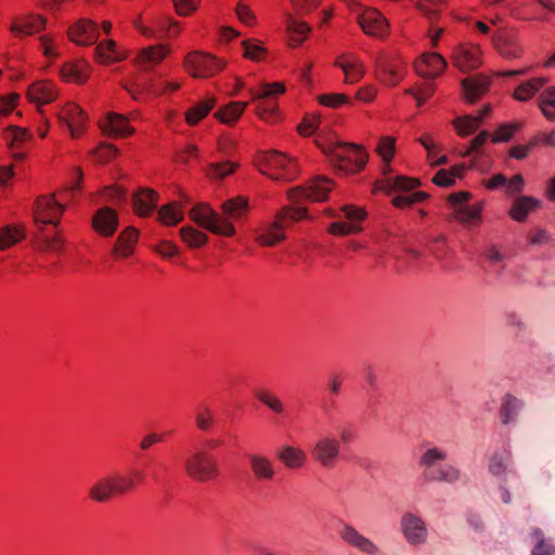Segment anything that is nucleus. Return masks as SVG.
<instances>
[{
	"mask_svg": "<svg viewBox=\"0 0 555 555\" xmlns=\"http://www.w3.org/2000/svg\"><path fill=\"white\" fill-rule=\"evenodd\" d=\"M286 92L284 82H260L255 88L248 89L249 102L234 101L220 107L215 117L222 124L232 126L243 115L249 103L255 105V114L266 124H276L281 120L278 96Z\"/></svg>",
	"mask_w": 555,
	"mask_h": 555,
	"instance_id": "nucleus-1",
	"label": "nucleus"
},
{
	"mask_svg": "<svg viewBox=\"0 0 555 555\" xmlns=\"http://www.w3.org/2000/svg\"><path fill=\"white\" fill-rule=\"evenodd\" d=\"M396 143L397 139L392 135H382L377 141L375 151L384 163V177L376 182L375 188L388 194H396L392 204L397 208L422 204L428 197V194L416 190L420 185L418 179L389 175L391 171L390 163L396 153Z\"/></svg>",
	"mask_w": 555,
	"mask_h": 555,
	"instance_id": "nucleus-2",
	"label": "nucleus"
},
{
	"mask_svg": "<svg viewBox=\"0 0 555 555\" xmlns=\"http://www.w3.org/2000/svg\"><path fill=\"white\" fill-rule=\"evenodd\" d=\"M447 452L437 447L427 449L421 455L418 464L426 482L454 485L461 479V470L447 463Z\"/></svg>",
	"mask_w": 555,
	"mask_h": 555,
	"instance_id": "nucleus-3",
	"label": "nucleus"
},
{
	"mask_svg": "<svg viewBox=\"0 0 555 555\" xmlns=\"http://www.w3.org/2000/svg\"><path fill=\"white\" fill-rule=\"evenodd\" d=\"M324 154L338 175H351L361 171L367 162L366 151L358 144L332 142Z\"/></svg>",
	"mask_w": 555,
	"mask_h": 555,
	"instance_id": "nucleus-4",
	"label": "nucleus"
},
{
	"mask_svg": "<svg viewBox=\"0 0 555 555\" xmlns=\"http://www.w3.org/2000/svg\"><path fill=\"white\" fill-rule=\"evenodd\" d=\"M308 218V210H279L272 221L260 227L256 241L262 246H274L285 240V230Z\"/></svg>",
	"mask_w": 555,
	"mask_h": 555,
	"instance_id": "nucleus-5",
	"label": "nucleus"
},
{
	"mask_svg": "<svg viewBox=\"0 0 555 555\" xmlns=\"http://www.w3.org/2000/svg\"><path fill=\"white\" fill-rule=\"evenodd\" d=\"M257 164L261 173L280 181H293L299 175L296 159L279 151L263 152Z\"/></svg>",
	"mask_w": 555,
	"mask_h": 555,
	"instance_id": "nucleus-6",
	"label": "nucleus"
},
{
	"mask_svg": "<svg viewBox=\"0 0 555 555\" xmlns=\"http://www.w3.org/2000/svg\"><path fill=\"white\" fill-rule=\"evenodd\" d=\"M237 210H190V218L199 228L216 235L233 236V221L240 218Z\"/></svg>",
	"mask_w": 555,
	"mask_h": 555,
	"instance_id": "nucleus-7",
	"label": "nucleus"
},
{
	"mask_svg": "<svg viewBox=\"0 0 555 555\" xmlns=\"http://www.w3.org/2000/svg\"><path fill=\"white\" fill-rule=\"evenodd\" d=\"M332 189L333 181L320 176L309 180L306 184L291 188L286 196L291 205L306 208L305 206L308 204L325 201Z\"/></svg>",
	"mask_w": 555,
	"mask_h": 555,
	"instance_id": "nucleus-8",
	"label": "nucleus"
},
{
	"mask_svg": "<svg viewBox=\"0 0 555 555\" xmlns=\"http://www.w3.org/2000/svg\"><path fill=\"white\" fill-rule=\"evenodd\" d=\"M134 486V474L116 473L98 479L89 489V499L95 503H106L114 495L125 494Z\"/></svg>",
	"mask_w": 555,
	"mask_h": 555,
	"instance_id": "nucleus-9",
	"label": "nucleus"
},
{
	"mask_svg": "<svg viewBox=\"0 0 555 555\" xmlns=\"http://www.w3.org/2000/svg\"><path fill=\"white\" fill-rule=\"evenodd\" d=\"M408 73V62L399 53H383L375 61L376 79L386 87L398 86Z\"/></svg>",
	"mask_w": 555,
	"mask_h": 555,
	"instance_id": "nucleus-10",
	"label": "nucleus"
},
{
	"mask_svg": "<svg viewBox=\"0 0 555 555\" xmlns=\"http://www.w3.org/2000/svg\"><path fill=\"white\" fill-rule=\"evenodd\" d=\"M184 468L188 476L197 482L215 480L220 474L216 457L205 450L192 452L184 461Z\"/></svg>",
	"mask_w": 555,
	"mask_h": 555,
	"instance_id": "nucleus-11",
	"label": "nucleus"
},
{
	"mask_svg": "<svg viewBox=\"0 0 555 555\" xmlns=\"http://www.w3.org/2000/svg\"><path fill=\"white\" fill-rule=\"evenodd\" d=\"M225 61L210 53L192 51L184 57V69L194 78H209L225 67Z\"/></svg>",
	"mask_w": 555,
	"mask_h": 555,
	"instance_id": "nucleus-12",
	"label": "nucleus"
},
{
	"mask_svg": "<svg viewBox=\"0 0 555 555\" xmlns=\"http://www.w3.org/2000/svg\"><path fill=\"white\" fill-rule=\"evenodd\" d=\"M494 51L504 60H519L525 54V47L519 34L514 28H499L491 38Z\"/></svg>",
	"mask_w": 555,
	"mask_h": 555,
	"instance_id": "nucleus-13",
	"label": "nucleus"
},
{
	"mask_svg": "<svg viewBox=\"0 0 555 555\" xmlns=\"http://www.w3.org/2000/svg\"><path fill=\"white\" fill-rule=\"evenodd\" d=\"M400 532L410 546L425 545L429 538V529L425 519L414 513L404 512L399 521Z\"/></svg>",
	"mask_w": 555,
	"mask_h": 555,
	"instance_id": "nucleus-14",
	"label": "nucleus"
},
{
	"mask_svg": "<svg viewBox=\"0 0 555 555\" xmlns=\"http://www.w3.org/2000/svg\"><path fill=\"white\" fill-rule=\"evenodd\" d=\"M357 21L367 36L385 38L390 33L389 22L378 10L374 8L363 9L358 14Z\"/></svg>",
	"mask_w": 555,
	"mask_h": 555,
	"instance_id": "nucleus-15",
	"label": "nucleus"
},
{
	"mask_svg": "<svg viewBox=\"0 0 555 555\" xmlns=\"http://www.w3.org/2000/svg\"><path fill=\"white\" fill-rule=\"evenodd\" d=\"M452 63L462 72H468L479 67L482 63V51L478 43H459L451 55Z\"/></svg>",
	"mask_w": 555,
	"mask_h": 555,
	"instance_id": "nucleus-16",
	"label": "nucleus"
},
{
	"mask_svg": "<svg viewBox=\"0 0 555 555\" xmlns=\"http://www.w3.org/2000/svg\"><path fill=\"white\" fill-rule=\"evenodd\" d=\"M334 66L344 73V81L348 85L359 82L366 73L362 59L354 52L339 54L334 61Z\"/></svg>",
	"mask_w": 555,
	"mask_h": 555,
	"instance_id": "nucleus-17",
	"label": "nucleus"
},
{
	"mask_svg": "<svg viewBox=\"0 0 555 555\" xmlns=\"http://www.w3.org/2000/svg\"><path fill=\"white\" fill-rule=\"evenodd\" d=\"M338 535L346 544L366 555H378L380 553L377 544L360 533L348 522H340L338 527Z\"/></svg>",
	"mask_w": 555,
	"mask_h": 555,
	"instance_id": "nucleus-18",
	"label": "nucleus"
},
{
	"mask_svg": "<svg viewBox=\"0 0 555 555\" xmlns=\"http://www.w3.org/2000/svg\"><path fill=\"white\" fill-rule=\"evenodd\" d=\"M339 440L330 435L321 437L311 450V455L314 461L324 468L333 467L336 460L339 457Z\"/></svg>",
	"mask_w": 555,
	"mask_h": 555,
	"instance_id": "nucleus-19",
	"label": "nucleus"
},
{
	"mask_svg": "<svg viewBox=\"0 0 555 555\" xmlns=\"http://www.w3.org/2000/svg\"><path fill=\"white\" fill-rule=\"evenodd\" d=\"M481 7L485 9L502 5L506 8L509 15L519 21H537V7L526 0H481Z\"/></svg>",
	"mask_w": 555,
	"mask_h": 555,
	"instance_id": "nucleus-20",
	"label": "nucleus"
},
{
	"mask_svg": "<svg viewBox=\"0 0 555 555\" xmlns=\"http://www.w3.org/2000/svg\"><path fill=\"white\" fill-rule=\"evenodd\" d=\"M344 215L330 224L328 232L333 235H348L362 231L360 223L366 219V210H341Z\"/></svg>",
	"mask_w": 555,
	"mask_h": 555,
	"instance_id": "nucleus-21",
	"label": "nucleus"
},
{
	"mask_svg": "<svg viewBox=\"0 0 555 555\" xmlns=\"http://www.w3.org/2000/svg\"><path fill=\"white\" fill-rule=\"evenodd\" d=\"M415 72L428 79L441 75L447 68V61L437 52H425L414 63Z\"/></svg>",
	"mask_w": 555,
	"mask_h": 555,
	"instance_id": "nucleus-22",
	"label": "nucleus"
},
{
	"mask_svg": "<svg viewBox=\"0 0 555 555\" xmlns=\"http://www.w3.org/2000/svg\"><path fill=\"white\" fill-rule=\"evenodd\" d=\"M61 122L66 125L73 138L80 135L85 129L87 116L76 104H67L59 114Z\"/></svg>",
	"mask_w": 555,
	"mask_h": 555,
	"instance_id": "nucleus-23",
	"label": "nucleus"
},
{
	"mask_svg": "<svg viewBox=\"0 0 555 555\" xmlns=\"http://www.w3.org/2000/svg\"><path fill=\"white\" fill-rule=\"evenodd\" d=\"M100 127L103 133L115 138H122L134 133V128L129 125L128 119L117 113H108L100 121Z\"/></svg>",
	"mask_w": 555,
	"mask_h": 555,
	"instance_id": "nucleus-24",
	"label": "nucleus"
},
{
	"mask_svg": "<svg viewBox=\"0 0 555 555\" xmlns=\"http://www.w3.org/2000/svg\"><path fill=\"white\" fill-rule=\"evenodd\" d=\"M91 224L101 236L109 237L116 232L119 218L116 210H95L91 217Z\"/></svg>",
	"mask_w": 555,
	"mask_h": 555,
	"instance_id": "nucleus-25",
	"label": "nucleus"
},
{
	"mask_svg": "<svg viewBox=\"0 0 555 555\" xmlns=\"http://www.w3.org/2000/svg\"><path fill=\"white\" fill-rule=\"evenodd\" d=\"M68 36L77 44H93L99 37V30L92 21L80 20L69 28Z\"/></svg>",
	"mask_w": 555,
	"mask_h": 555,
	"instance_id": "nucleus-26",
	"label": "nucleus"
},
{
	"mask_svg": "<svg viewBox=\"0 0 555 555\" xmlns=\"http://www.w3.org/2000/svg\"><path fill=\"white\" fill-rule=\"evenodd\" d=\"M171 52L169 43L159 42L146 48H141V70L159 65Z\"/></svg>",
	"mask_w": 555,
	"mask_h": 555,
	"instance_id": "nucleus-27",
	"label": "nucleus"
},
{
	"mask_svg": "<svg viewBox=\"0 0 555 555\" xmlns=\"http://www.w3.org/2000/svg\"><path fill=\"white\" fill-rule=\"evenodd\" d=\"M276 457L288 469H300L308 461V456L302 449L289 444L282 446L276 452Z\"/></svg>",
	"mask_w": 555,
	"mask_h": 555,
	"instance_id": "nucleus-28",
	"label": "nucleus"
},
{
	"mask_svg": "<svg viewBox=\"0 0 555 555\" xmlns=\"http://www.w3.org/2000/svg\"><path fill=\"white\" fill-rule=\"evenodd\" d=\"M491 111L490 106H485L480 113L476 116L465 115L457 117L452 121V125L460 137H467L476 131L485 117L489 115Z\"/></svg>",
	"mask_w": 555,
	"mask_h": 555,
	"instance_id": "nucleus-29",
	"label": "nucleus"
},
{
	"mask_svg": "<svg viewBox=\"0 0 555 555\" xmlns=\"http://www.w3.org/2000/svg\"><path fill=\"white\" fill-rule=\"evenodd\" d=\"M285 24L289 46L293 48L301 46L311 30L308 23L287 14Z\"/></svg>",
	"mask_w": 555,
	"mask_h": 555,
	"instance_id": "nucleus-30",
	"label": "nucleus"
},
{
	"mask_svg": "<svg viewBox=\"0 0 555 555\" xmlns=\"http://www.w3.org/2000/svg\"><path fill=\"white\" fill-rule=\"evenodd\" d=\"M217 100L215 96L209 95L196 102L189 107L184 113L185 122L189 126H196L199 124L216 106Z\"/></svg>",
	"mask_w": 555,
	"mask_h": 555,
	"instance_id": "nucleus-31",
	"label": "nucleus"
},
{
	"mask_svg": "<svg viewBox=\"0 0 555 555\" xmlns=\"http://www.w3.org/2000/svg\"><path fill=\"white\" fill-rule=\"evenodd\" d=\"M138 242V233L133 228L124 230L117 237L113 248V255L119 258H128L134 253Z\"/></svg>",
	"mask_w": 555,
	"mask_h": 555,
	"instance_id": "nucleus-32",
	"label": "nucleus"
},
{
	"mask_svg": "<svg viewBox=\"0 0 555 555\" xmlns=\"http://www.w3.org/2000/svg\"><path fill=\"white\" fill-rule=\"evenodd\" d=\"M250 469L258 480H272L275 476L273 462L262 454L251 453L248 455Z\"/></svg>",
	"mask_w": 555,
	"mask_h": 555,
	"instance_id": "nucleus-33",
	"label": "nucleus"
},
{
	"mask_svg": "<svg viewBox=\"0 0 555 555\" xmlns=\"http://www.w3.org/2000/svg\"><path fill=\"white\" fill-rule=\"evenodd\" d=\"M27 96L38 105L48 104L55 99L56 91L50 82L38 81L28 87Z\"/></svg>",
	"mask_w": 555,
	"mask_h": 555,
	"instance_id": "nucleus-34",
	"label": "nucleus"
},
{
	"mask_svg": "<svg viewBox=\"0 0 555 555\" xmlns=\"http://www.w3.org/2000/svg\"><path fill=\"white\" fill-rule=\"evenodd\" d=\"M44 26V21L40 16H27L15 20L10 29L17 36H29L40 31Z\"/></svg>",
	"mask_w": 555,
	"mask_h": 555,
	"instance_id": "nucleus-35",
	"label": "nucleus"
},
{
	"mask_svg": "<svg viewBox=\"0 0 555 555\" xmlns=\"http://www.w3.org/2000/svg\"><path fill=\"white\" fill-rule=\"evenodd\" d=\"M547 82L548 79L545 77L531 78L515 88L513 98L520 102L528 101L532 99Z\"/></svg>",
	"mask_w": 555,
	"mask_h": 555,
	"instance_id": "nucleus-36",
	"label": "nucleus"
},
{
	"mask_svg": "<svg viewBox=\"0 0 555 555\" xmlns=\"http://www.w3.org/2000/svg\"><path fill=\"white\" fill-rule=\"evenodd\" d=\"M489 80L486 77H467L462 81L464 96L468 102H475L488 89Z\"/></svg>",
	"mask_w": 555,
	"mask_h": 555,
	"instance_id": "nucleus-37",
	"label": "nucleus"
},
{
	"mask_svg": "<svg viewBox=\"0 0 555 555\" xmlns=\"http://www.w3.org/2000/svg\"><path fill=\"white\" fill-rule=\"evenodd\" d=\"M417 141L427 152V160L431 166H438L446 164L448 158L444 154H441V147L436 142L435 138L430 133L422 134Z\"/></svg>",
	"mask_w": 555,
	"mask_h": 555,
	"instance_id": "nucleus-38",
	"label": "nucleus"
},
{
	"mask_svg": "<svg viewBox=\"0 0 555 555\" xmlns=\"http://www.w3.org/2000/svg\"><path fill=\"white\" fill-rule=\"evenodd\" d=\"M448 220L472 229L480 224L481 210H452L448 216Z\"/></svg>",
	"mask_w": 555,
	"mask_h": 555,
	"instance_id": "nucleus-39",
	"label": "nucleus"
},
{
	"mask_svg": "<svg viewBox=\"0 0 555 555\" xmlns=\"http://www.w3.org/2000/svg\"><path fill=\"white\" fill-rule=\"evenodd\" d=\"M24 238V229L17 224L0 228V250H4Z\"/></svg>",
	"mask_w": 555,
	"mask_h": 555,
	"instance_id": "nucleus-40",
	"label": "nucleus"
},
{
	"mask_svg": "<svg viewBox=\"0 0 555 555\" xmlns=\"http://www.w3.org/2000/svg\"><path fill=\"white\" fill-rule=\"evenodd\" d=\"M95 59L103 64L120 61L124 56L116 50L115 42L107 40L100 42L94 49Z\"/></svg>",
	"mask_w": 555,
	"mask_h": 555,
	"instance_id": "nucleus-41",
	"label": "nucleus"
},
{
	"mask_svg": "<svg viewBox=\"0 0 555 555\" xmlns=\"http://www.w3.org/2000/svg\"><path fill=\"white\" fill-rule=\"evenodd\" d=\"M238 165L234 162L210 163L205 168V175L210 180H222L232 175Z\"/></svg>",
	"mask_w": 555,
	"mask_h": 555,
	"instance_id": "nucleus-42",
	"label": "nucleus"
},
{
	"mask_svg": "<svg viewBox=\"0 0 555 555\" xmlns=\"http://www.w3.org/2000/svg\"><path fill=\"white\" fill-rule=\"evenodd\" d=\"M62 76L67 81L85 83L89 77L88 65L68 63L62 68Z\"/></svg>",
	"mask_w": 555,
	"mask_h": 555,
	"instance_id": "nucleus-43",
	"label": "nucleus"
},
{
	"mask_svg": "<svg viewBox=\"0 0 555 555\" xmlns=\"http://www.w3.org/2000/svg\"><path fill=\"white\" fill-rule=\"evenodd\" d=\"M466 167L464 165H455L450 169H440L433 177V182L439 186H449L461 178Z\"/></svg>",
	"mask_w": 555,
	"mask_h": 555,
	"instance_id": "nucleus-44",
	"label": "nucleus"
},
{
	"mask_svg": "<svg viewBox=\"0 0 555 555\" xmlns=\"http://www.w3.org/2000/svg\"><path fill=\"white\" fill-rule=\"evenodd\" d=\"M521 408L522 402L519 399L513 396H506L500 412L502 423L506 425L515 422Z\"/></svg>",
	"mask_w": 555,
	"mask_h": 555,
	"instance_id": "nucleus-45",
	"label": "nucleus"
},
{
	"mask_svg": "<svg viewBox=\"0 0 555 555\" xmlns=\"http://www.w3.org/2000/svg\"><path fill=\"white\" fill-rule=\"evenodd\" d=\"M180 235L182 241L191 248L203 247L208 242V236L193 227H182Z\"/></svg>",
	"mask_w": 555,
	"mask_h": 555,
	"instance_id": "nucleus-46",
	"label": "nucleus"
},
{
	"mask_svg": "<svg viewBox=\"0 0 555 555\" xmlns=\"http://www.w3.org/2000/svg\"><path fill=\"white\" fill-rule=\"evenodd\" d=\"M243 55L254 62H260L266 59L267 49L256 39H246L242 41Z\"/></svg>",
	"mask_w": 555,
	"mask_h": 555,
	"instance_id": "nucleus-47",
	"label": "nucleus"
},
{
	"mask_svg": "<svg viewBox=\"0 0 555 555\" xmlns=\"http://www.w3.org/2000/svg\"><path fill=\"white\" fill-rule=\"evenodd\" d=\"M539 107L548 120L555 119V87H548L541 92Z\"/></svg>",
	"mask_w": 555,
	"mask_h": 555,
	"instance_id": "nucleus-48",
	"label": "nucleus"
},
{
	"mask_svg": "<svg viewBox=\"0 0 555 555\" xmlns=\"http://www.w3.org/2000/svg\"><path fill=\"white\" fill-rule=\"evenodd\" d=\"M447 0H417L416 8L424 14L429 21L438 17L439 14L444 10Z\"/></svg>",
	"mask_w": 555,
	"mask_h": 555,
	"instance_id": "nucleus-49",
	"label": "nucleus"
},
{
	"mask_svg": "<svg viewBox=\"0 0 555 555\" xmlns=\"http://www.w3.org/2000/svg\"><path fill=\"white\" fill-rule=\"evenodd\" d=\"M434 92L435 86L433 82L428 81H423L404 90L405 94H410L416 100L417 106H422L428 99L431 98Z\"/></svg>",
	"mask_w": 555,
	"mask_h": 555,
	"instance_id": "nucleus-50",
	"label": "nucleus"
},
{
	"mask_svg": "<svg viewBox=\"0 0 555 555\" xmlns=\"http://www.w3.org/2000/svg\"><path fill=\"white\" fill-rule=\"evenodd\" d=\"M33 219L39 230L47 225L56 227L61 220V214L57 210H34Z\"/></svg>",
	"mask_w": 555,
	"mask_h": 555,
	"instance_id": "nucleus-51",
	"label": "nucleus"
},
{
	"mask_svg": "<svg viewBox=\"0 0 555 555\" xmlns=\"http://www.w3.org/2000/svg\"><path fill=\"white\" fill-rule=\"evenodd\" d=\"M532 540L535 543L531 555H554L555 545L544 539L543 532L535 528L532 532Z\"/></svg>",
	"mask_w": 555,
	"mask_h": 555,
	"instance_id": "nucleus-52",
	"label": "nucleus"
},
{
	"mask_svg": "<svg viewBox=\"0 0 555 555\" xmlns=\"http://www.w3.org/2000/svg\"><path fill=\"white\" fill-rule=\"evenodd\" d=\"M483 255L492 266L500 267L498 274L501 275L504 269L503 262L506 258L503 247L499 244L491 243L485 247Z\"/></svg>",
	"mask_w": 555,
	"mask_h": 555,
	"instance_id": "nucleus-53",
	"label": "nucleus"
},
{
	"mask_svg": "<svg viewBox=\"0 0 555 555\" xmlns=\"http://www.w3.org/2000/svg\"><path fill=\"white\" fill-rule=\"evenodd\" d=\"M512 461V454L506 452L505 454L494 453L489 460V472L499 477L502 476Z\"/></svg>",
	"mask_w": 555,
	"mask_h": 555,
	"instance_id": "nucleus-54",
	"label": "nucleus"
},
{
	"mask_svg": "<svg viewBox=\"0 0 555 555\" xmlns=\"http://www.w3.org/2000/svg\"><path fill=\"white\" fill-rule=\"evenodd\" d=\"M256 397L262 404L269 408L272 412L276 414H283L285 412L284 403L274 393L268 390H258L256 392Z\"/></svg>",
	"mask_w": 555,
	"mask_h": 555,
	"instance_id": "nucleus-55",
	"label": "nucleus"
},
{
	"mask_svg": "<svg viewBox=\"0 0 555 555\" xmlns=\"http://www.w3.org/2000/svg\"><path fill=\"white\" fill-rule=\"evenodd\" d=\"M214 412L206 405H199L195 413V424L201 431H208L215 425Z\"/></svg>",
	"mask_w": 555,
	"mask_h": 555,
	"instance_id": "nucleus-56",
	"label": "nucleus"
},
{
	"mask_svg": "<svg viewBox=\"0 0 555 555\" xmlns=\"http://www.w3.org/2000/svg\"><path fill=\"white\" fill-rule=\"evenodd\" d=\"M319 103L326 107L337 108L351 104V99L344 93H325L319 96Z\"/></svg>",
	"mask_w": 555,
	"mask_h": 555,
	"instance_id": "nucleus-57",
	"label": "nucleus"
},
{
	"mask_svg": "<svg viewBox=\"0 0 555 555\" xmlns=\"http://www.w3.org/2000/svg\"><path fill=\"white\" fill-rule=\"evenodd\" d=\"M321 117L318 114H307L297 129L300 135L309 137L319 128Z\"/></svg>",
	"mask_w": 555,
	"mask_h": 555,
	"instance_id": "nucleus-58",
	"label": "nucleus"
},
{
	"mask_svg": "<svg viewBox=\"0 0 555 555\" xmlns=\"http://www.w3.org/2000/svg\"><path fill=\"white\" fill-rule=\"evenodd\" d=\"M292 8L297 15L304 16L314 12L321 0H291Z\"/></svg>",
	"mask_w": 555,
	"mask_h": 555,
	"instance_id": "nucleus-59",
	"label": "nucleus"
},
{
	"mask_svg": "<svg viewBox=\"0 0 555 555\" xmlns=\"http://www.w3.org/2000/svg\"><path fill=\"white\" fill-rule=\"evenodd\" d=\"M235 14L238 21L245 26L253 27L257 24V18L251 9L244 2L240 1L235 8Z\"/></svg>",
	"mask_w": 555,
	"mask_h": 555,
	"instance_id": "nucleus-60",
	"label": "nucleus"
},
{
	"mask_svg": "<svg viewBox=\"0 0 555 555\" xmlns=\"http://www.w3.org/2000/svg\"><path fill=\"white\" fill-rule=\"evenodd\" d=\"M172 4L179 16H190L198 9L201 0H172Z\"/></svg>",
	"mask_w": 555,
	"mask_h": 555,
	"instance_id": "nucleus-61",
	"label": "nucleus"
},
{
	"mask_svg": "<svg viewBox=\"0 0 555 555\" xmlns=\"http://www.w3.org/2000/svg\"><path fill=\"white\" fill-rule=\"evenodd\" d=\"M519 127L520 125L518 122L500 126L492 135V142L499 143L508 141Z\"/></svg>",
	"mask_w": 555,
	"mask_h": 555,
	"instance_id": "nucleus-62",
	"label": "nucleus"
},
{
	"mask_svg": "<svg viewBox=\"0 0 555 555\" xmlns=\"http://www.w3.org/2000/svg\"><path fill=\"white\" fill-rule=\"evenodd\" d=\"M198 158V147L194 144H188L175 155V162L177 164L186 165L193 159Z\"/></svg>",
	"mask_w": 555,
	"mask_h": 555,
	"instance_id": "nucleus-63",
	"label": "nucleus"
},
{
	"mask_svg": "<svg viewBox=\"0 0 555 555\" xmlns=\"http://www.w3.org/2000/svg\"><path fill=\"white\" fill-rule=\"evenodd\" d=\"M377 93L376 86L367 83L357 90L354 98L361 103L370 104L375 101Z\"/></svg>",
	"mask_w": 555,
	"mask_h": 555,
	"instance_id": "nucleus-64",
	"label": "nucleus"
}]
</instances>
